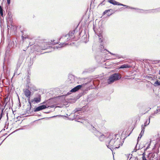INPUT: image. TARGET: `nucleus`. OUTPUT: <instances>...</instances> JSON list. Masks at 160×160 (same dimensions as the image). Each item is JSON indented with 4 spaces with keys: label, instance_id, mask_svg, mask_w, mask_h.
<instances>
[{
    "label": "nucleus",
    "instance_id": "f257e3e1",
    "mask_svg": "<svg viewBox=\"0 0 160 160\" xmlns=\"http://www.w3.org/2000/svg\"><path fill=\"white\" fill-rule=\"evenodd\" d=\"M117 135L113 133H111L107 138V140L106 142V144L107 147L112 149V148L113 145L117 138Z\"/></svg>",
    "mask_w": 160,
    "mask_h": 160
},
{
    "label": "nucleus",
    "instance_id": "f03ea898",
    "mask_svg": "<svg viewBox=\"0 0 160 160\" xmlns=\"http://www.w3.org/2000/svg\"><path fill=\"white\" fill-rule=\"evenodd\" d=\"M121 78V75L118 73H115L111 75L108 80V83L111 84L115 81L118 80Z\"/></svg>",
    "mask_w": 160,
    "mask_h": 160
},
{
    "label": "nucleus",
    "instance_id": "7ed1b4c3",
    "mask_svg": "<svg viewBox=\"0 0 160 160\" xmlns=\"http://www.w3.org/2000/svg\"><path fill=\"white\" fill-rule=\"evenodd\" d=\"M46 43L45 42H43L42 44L39 45H36L33 46L34 51L39 52L42 50H45L47 49V47L45 46Z\"/></svg>",
    "mask_w": 160,
    "mask_h": 160
},
{
    "label": "nucleus",
    "instance_id": "20e7f679",
    "mask_svg": "<svg viewBox=\"0 0 160 160\" xmlns=\"http://www.w3.org/2000/svg\"><path fill=\"white\" fill-rule=\"evenodd\" d=\"M71 39L70 36L68 34L62 36L59 39V42L60 43V44H62V46H64V45L66 44L65 43Z\"/></svg>",
    "mask_w": 160,
    "mask_h": 160
},
{
    "label": "nucleus",
    "instance_id": "39448f33",
    "mask_svg": "<svg viewBox=\"0 0 160 160\" xmlns=\"http://www.w3.org/2000/svg\"><path fill=\"white\" fill-rule=\"evenodd\" d=\"M77 32V31L75 29L73 31H70L68 34L69 36H70V38L72 39L75 38Z\"/></svg>",
    "mask_w": 160,
    "mask_h": 160
},
{
    "label": "nucleus",
    "instance_id": "423d86ee",
    "mask_svg": "<svg viewBox=\"0 0 160 160\" xmlns=\"http://www.w3.org/2000/svg\"><path fill=\"white\" fill-rule=\"evenodd\" d=\"M114 144L113 145L112 149H115L117 148H118L120 147V142L118 138H116L115 142H114Z\"/></svg>",
    "mask_w": 160,
    "mask_h": 160
},
{
    "label": "nucleus",
    "instance_id": "0eeeda50",
    "mask_svg": "<svg viewBox=\"0 0 160 160\" xmlns=\"http://www.w3.org/2000/svg\"><path fill=\"white\" fill-rule=\"evenodd\" d=\"M41 97L40 95H38L37 97L34 98L33 99L31 100V102L34 103H38L41 101Z\"/></svg>",
    "mask_w": 160,
    "mask_h": 160
},
{
    "label": "nucleus",
    "instance_id": "6e6552de",
    "mask_svg": "<svg viewBox=\"0 0 160 160\" xmlns=\"http://www.w3.org/2000/svg\"><path fill=\"white\" fill-rule=\"evenodd\" d=\"M110 3H111L114 5H121L123 6L126 7V8L128 7V6L124 5L123 4L120 3L119 2H117L114 0H109L108 1Z\"/></svg>",
    "mask_w": 160,
    "mask_h": 160
},
{
    "label": "nucleus",
    "instance_id": "1a4fd4ad",
    "mask_svg": "<svg viewBox=\"0 0 160 160\" xmlns=\"http://www.w3.org/2000/svg\"><path fill=\"white\" fill-rule=\"evenodd\" d=\"M113 10L111 9L105 10L103 13V15H104L108 13L107 16L109 17L112 15L114 12H113Z\"/></svg>",
    "mask_w": 160,
    "mask_h": 160
},
{
    "label": "nucleus",
    "instance_id": "9d476101",
    "mask_svg": "<svg viewBox=\"0 0 160 160\" xmlns=\"http://www.w3.org/2000/svg\"><path fill=\"white\" fill-rule=\"evenodd\" d=\"M23 92L25 95L29 99L31 95V92L28 89H27L24 90Z\"/></svg>",
    "mask_w": 160,
    "mask_h": 160
},
{
    "label": "nucleus",
    "instance_id": "9b49d317",
    "mask_svg": "<svg viewBox=\"0 0 160 160\" xmlns=\"http://www.w3.org/2000/svg\"><path fill=\"white\" fill-rule=\"evenodd\" d=\"M47 107L45 105H43L38 107L35 108V112L39 111L47 108Z\"/></svg>",
    "mask_w": 160,
    "mask_h": 160
},
{
    "label": "nucleus",
    "instance_id": "f8f14e48",
    "mask_svg": "<svg viewBox=\"0 0 160 160\" xmlns=\"http://www.w3.org/2000/svg\"><path fill=\"white\" fill-rule=\"evenodd\" d=\"M82 85H78L72 88L71 90V92H75L80 89L82 87Z\"/></svg>",
    "mask_w": 160,
    "mask_h": 160
},
{
    "label": "nucleus",
    "instance_id": "ddd939ff",
    "mask_svg": "<svg viewBox=\"0 0 160 160\" xmlns=\"http://www.w3.org/2000/svg\"><path fill=\"white\" fill-rule=\"evenodd\" d=\"M131 67V66L128 64H124L122 65L120 67V68H129Z\"/></svg>",
    "mask_w": 160,
    "mask_h": 160
},
{
    "label": "nucleus",
    "instance_id": "4468645a",
    "mask_svg": "<svg viewBox=\"0 0 160 160\" xmlns=\"http://www.w3.org/2000/svg\"><path fill=\"white\" fill-rule=\"evenodd\" d=\"M97 133L100 134V136L99 137V140L101 141H102L103 140L104 138H105V136L103 134H101V133H100L99 132H97Z\"/></svg>",
    "mask_w": 160,
    "mask_h": 160
},
{
    "label": "nucleus",
    "instance_id": "2eb2a0df",
    "mask_svg": "<svg viewBox=\"0 0 160 160\" xmlns=\"http://www.w3.org/2000/svg\"><path fill=\"white\" fill-rule=\"evenodd\" d=\"M155 154L153 153H151L149 154L148 158L150 160H153V158H154Z\"/></svg>",
    "mask_w": 160,
    "mask_h": 160
},
{
    "label": "nucleus",
    "instance_id": "dca6fc26",
    "mask_svg": "<svg viewBox=\"0 0 160 160\" xmlns=\"http://www.w3.org/2000/svg\"><path fill=\"white\" fill-rule=\"evenodd\" d=\"M0 14L2 17L3 16V10L1 6H0Z\"/></svg>",
    "mask_w": 160,
    "mask_h": 160
},
{
    "label": "nucleus",
    "instance_id": "f3484780",
    "mask_svg": "<svg viewBox=\"0 0 160 160\" xmlns=\"http://www.w3.org/2000/svg\"><path fill=\"white\" fill-rule=\"evenodd\" d=\"M150 118H149L148 119V120H147L146 121V122L144 123V126H146L147 125H148L150 123Z\"/></svg>",
    "mask_w": 160,
    "mask_h": 160
},
{
    "label": "nucleus",
    "instance_id": "a211bd4d",
    "mask_svg": "<svg viewBox=\"0 0 160 160\" xmlns=\"http://www.w3.org/2000/svg\"><path fill=\"white\" fill-rule=\"evenodd\" d=\"M154 85L155 86H159L160 85V84L159 83V82L158 81H156L154 84Z\"/></svg>",
    "mask_w": 160,
    "mask_h": 160
},
{
    "label": "nucleus",
    "instance_id": "6ab92c4d",
    "mask_svg": "<svg viewBox=\"0 0 160 160\" xmlns=\"http://www.w3.org/2000/svg\"><path fill=\"white\" fill-rule=\"evenodd\" d=\"M3 110L2 111V112L1 113V114H0V120H1V118H2V113H3Z\"/></svg>",
    "mask_w": 160,
    "mask_h": 160
},
{
    "label": "nucleus",
    "instance_id": "aec40b11",
    "mask_svg": "<svg viewBox=\"0 0 160 160\" xmlns=\"http://www.w3.org/2000/svg\"><path fill=\"white\" fill-rule=\"evenodd\" d=\"M150 145V143H149V144H148V146L147 147V148H146V150H147V149H148L149 148Z\"/></svg>",
    "mask_w": 160,
    "mask_h": 160
},
{
    "label": "nucleus",
    "instance_id": "412c9836",
    "mask_svg": "<svg viewBox=\"0 0 160 160\" xmlns=\"http://www.w3.org/2000/svg\"><path fill=\"white\" fill-rule=\"evenodd\" d=\"M7 3L8 4H9L10 3V0H7Z\"/></svg>",
    "mask_w": 160,
    "mask_h": 160
},
{
    "label": "nucleus",
    "instance_id": "4be33fe9",
    "mask_svg": "<svg viewBox=\"0 0 160 160\" xmlns=\"http://www.w3.org/2000/svg\"><path fill=\"white\" fill-rule=\"evenodd\" d=\"M29 103L30 104V108H31V102H30V101H29Z\"/></svg>",
    "mask_w": 160,
    "mask_h": 160
},
{
    "label": "nucleus",
    "instance_id": "5701e85b",
    "mask_svg": "<svg viewBox=\"0 0 160 160\" xmlns=\"http://www.w3.org/2000/svg\"><path fill=\"white\" fill-rule=\"evenodd\" d=\"M100 42H102V39H101V38H100Z\"/></svg>",
    "mask_w": 160,
    "mask_h": 160
},
{
    "label": "nucleus",
    "instance_id": "b1692460",
    "mask_svg": "<svg viewBox=\"0 0 160 160\" xmlns=\"http://www.w3.org/2000/svg\"><path fill=\"white\" fill-rule=\"evenodd\" d=\"M159 82V83L160 85V81Z\"/></svg>",
    "mask_w": 160,
    "mask_h": 160
}]
</instances>
